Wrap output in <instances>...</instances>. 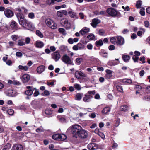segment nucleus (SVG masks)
Listing matches in <instances>:
<instances>
[{
    "label": "nucleus",
    "mask_w": 150,
    "mask_h": 150,
    "mask_svg": "<svg viewBox=\"0 0 150 150\" xmlns=\"http://www.w3.org/2000/svg\"><path fill=\"white\" fill-rule=\"evenodd\" d=\"M16 11H18L19 13H17L16 14V16L19 22L20 21H21V20L25 19V17L23 14L21 13H26L28 11V10L25 8L23 7H18L15 8Z\"/></svg>",
    "instance_id": "f257e3e1"
},
{
    "label": "nucleus",
    "mask_w": 150,
    "mask_h": 150,
    "mask_svg": "<svg viewBox=\"0 0 150 150\" xmlns=\"http://www.w3.org/2000/svg\"><path fill=\"white\" fill-rule=\"evenodd\" d=\"M82 127L79 125H75L72 126L71 132L73 137L78 138L81 131H82Z\"/></svg>",
    "instance_id": "f03ea898"
},
{
    "label": "nucleus",
    "mask_w": 150,
    "mask_h": 150,
    "mask_svg": "<svg viewBox=\"0 0 150 150\" xmlns=\"http://www.w3.org/2000/svg\"><path fill=\"white\" fill-rule=\"evenodd\" d=\"M19 24L21 25L23 27L30 30L34 29V27L32 23L26 20L25 18L20 21Z\"/></svg>",
    "instance_id": "7ed1b4c3"
},
{
    "label": "nucleus",
    "mask_w": 150,
    "mask_h": 150,
    "mask_svg": "<svg viewBox=\"0 0 150 150\" xmlns=\"http://www.w3.org/2000/svg\"><path fill=\"white\" fill-rule=\"evenodd\" d=\"M45 23L47 26L52 29H56L57 27V24L51 19H46L45 20Z\"/></svg>",
    "instance_id": "20e7f679"
},
{
    "label": "nucleus",
    "mask_w": 150,
    "mask_h": 150,
    "mask_svg": "<svg viewBox=\"0 0 150 150\" xmlns=\"http://www.w3.org/2000/svg\"><path fill=\"white\" fill-rule=\"evenodd\" d=\"M4 14L6 17L8 18H11L14 15L13 12L9 8L5 9L4 11Z\"/></svg>",
    "instance_id": "39448f33"
},
{
    "label": "nucleus",
    "mask_w": 150,
    "mask_h": 150,
    "mask_svg": "<svg viewBox=\"0 0 150 150\" xmlns=\"http://www.w3.org/2000/svg\"><path fill=\"white\" fill-rule=\"evenodd\" d=\"M61 59L65 63L67 64H70L72 62L70 58L66 54L63 55Z\"/></svg>",
    "instance_id": "423d86ee"
},
{
    "label": "nucleus",
    "mask_w": 150,
    "mask_h": 150,
    "mask_svg": "<svg viewBox=\"0 0 150 150\" xmlns=\"http://www.w3.org/2000/svg\"><path fill=\"white\" fill-rule=\"evenodd\" d=\"M26 88L28 90L25 91V93L28 96L32 95L34 90L36 89L35 88H34L32 86H27L26 87Z\"/></svg>",
    "instance_id": "0eeeda50"
},
{
    "label": "nucleus",
    "mask_w": 150,
    "mask_h": 150,
    "mask_svg": "<svg viewBox=\"0 0 150 150\" xmlns=\"http://www.w3.org/2000/svg\"><path fill=\"white\" fill-rule=\"evenodd\" d=\"M75 76L77 79H81L83 77H85V74L83 72L80 71H77L75 73Z\"/></svg>",
    "instance_id": "6e6552de"
},
{
    "label": "nucleus",
    "mask_w": 150,
    "mask_h": 150,
    "mask_svg": "<svg viewBox=\"0 0 150 150\" xmlns=\"http://www.w3.org/2000/svg\"><path fill=\"white\" fill-rule=\"evenodd\" d=\"M52 57L53 59L56 62H57L58 61L60 58L61 55L58 51L57 50L54 52L52 55Z\"/></svg>",
    "instance_id": "1a4fd4ad"
},
{
    "label": "nucleus",
    "mask_w": 150,
    "mask_h": 150,
    "mask_svg": "<svg viewBox=\"0 0 150 150\" xmlns=\"http://www.w3.org/2000/svg\"><path fill=\"white\" fill-rule=\"evenodd\" d=\"M124 43V40L123 37L119 36L117 38L116 45L118 46H121L123 45Z\"/></svg>",
    "instance_id": "9d476101"
},
{
    "label": "nucleus",
    "mask_w": 150,
    "mask_h": 150,
    "mask_svg": "<svg viewBox=\"0 0 150 150\" xmlns=\"http://www.w3.org/2000/svg\"><path fill=\"white\" fill-rule=\"evenodd\" d=\"M89 150H95L98 149V146L97 144L94 143H90L87 146Z\"/></svg>",
    "instance_id": "9b49d317"
},
{
    "label": "nucleus",
    "mask_w": 150,
    "mask_h": 150,
    "mask_svg": "<svg viewBox=\"0 0 150 150\" xmlns=\"http://www.w3.org/2000/svg\"><path fill=\"white\" fill-rule=\"evenodd\" d=\"M6 94L9 96L14 97L17 95L16 92L12 89H8L6 91Z\"/></svg>",
    "instance_id": "f8f14e48"
},
{
    "label": "nucleus",
    "mask_w": 150,
    "mask_h": 150,
    "mask_svg": "<svg viewBox=\"0 0 150 150\" xmlns=\"http://www.w3.org/2000/svg\"><path fill=\"white\" fill-rule=\"evenodd\" d=\"M107 12L109 15L112 16H115L117 13L116 10L112 8H108Z\"/></svg>",
    "instance_id": "ddd939ff"
},
{
    "label": "nucleus",
    "mask_w": 150,
    "mask_h": 150,
    "mask_svg": "<svg viewBox=\"0 0 150 150\" xmlns=\"http://www.w3.org/2000/svg\"><path fill=\"white\" fill-rule=\"evenodd\" d=\"M88 136L87 132L85 130L82 129V131H81L78 137L80 138L85 139L87 138Z\"/></svg>",
    "instance_id": "4468645a"
},
{
    "label": "nucleus",
    "mask_w": 150,
    "mask_h": 150,
    "mask_svg": "<svg viewBox=\"0 0 150 150\" xmlns=\"http://www.w3.org/2000/svg\"><path fill=\"white\" fill-rule=\"evenodd\" d=\"M100 22V20L97 18H94L92 20V22L91 23V25L93 28H96L97 25Z\"/></svg>",
    "instance_id": "2eb2a0df"
},
{
    "label": "nucleus",
    "mask_w": 150,
    "mask_h": 150,
    "mask_svg": "<svg viewBox=\"0 0 150 150\" xmlns=\"http://www.w3.org/2000/svg\"><path fill=\"white\" fill-rule=\"evenodd\" d=\"M93 97V96L86 94L84 95V96L83 98V100L85 102H89L91 101Z\"/></svg>",
    "instance_id": "dca6fc26"
},
{
    "label": "nucleus",
    "mask_w": 150,
    "mask_h": 150,
    "mask_svg": "<svg viewBox=\"0 0 150 150\" xmlns=\"http://www.w3.org/2000/svg\"><path fill=\"white\" fill-rule=\"evenodd\" d=\"M21 79L23 83H26L29 80L30 76L28 74H24L22 76Z\"/></svg>",
    "instance_id": "f3484780"
},
{
    "label": "nucleus",
    "mask_w": 150,
    "mask_h": 150,
    "mask_svg": "<svg viewBox=\"0 0 150 150\" xmlns=\"http://www.w3.org/2000/svg\"><path fill=\"white\" fill-rule=\"evenodd\" d=\"M89 31L90 29L89 28L84 27L80 31L79 33L82 35H83Z\"/></svg>",
    "instance_id": "a211bd4d"
},
{
    "label": "nucleus",
    "mask_w": 150,
    "mask_h": 150,
    "mask_svg": "<svg viewBox=\"0 0 150 150\" xmlns=\"http://www.w3.org/2000/svg\"><path fill=\"white\" fill-rule=\"evenodd\" d=\"M13 148V150H23V146L20 144L14 145Z\"/></svg>",
    "instance_id": "6ab92c4d"
},
{
    "label": "nucleus",
    "mask_w": 150,
    "mask_h": 150,
    "mask_svg": "<svg viewBox=\"0 0 150 150\" xmlns=\"http://www.w3.org/2000/svg\"><path fill=\"white\" fill-rule=\"evenodd\" d=\"M63 20L64 21H62V23H63L64 26L66 28H71V24L68 23V20L66 19H64Z\"/></svg>",
    "instance_id": "aec40b11"
},
{
    "label": "nucleus",
    "mask_w": 150,
    "mask_h": 150,
    "mask_svg": "<svg viewBox=\"0 0 150 150\" xmlns=\"http://www.w3.org/2000/svg\"><path fill=\"white\" fill-rule=\"evenodd\" d=\"M45 69V67L44 65H41L38 67L37 69V72L39 74H41Z\"/></svg>",
    "instance_id": "412c9836"
},
{
    "label": "nucleus",
    "mask_w": 150,
    "mask_h": 150,
    "mask_svg": "<svg viewBox=\"0 0 150 150\" xmlns=\"http://www.w3.org/2000/svg\"><path fill=\"white\" fill-rule=\"evenodd\" d=\"M106 72L107 74L105 75V77L108 79H110L112 76V71L110 70L107 69L106 70Z\"/></svg>",
    "instance_id": "4be33fe9"
},
{
    "label": "nucleus",
    "mask_w": 150,
    "mask_h": 150,
    "mask_svg": "<svg viewBox=\"0 0 150 150\" xmlns=\"http://www.w3.org/2000/svg\"><path fill=\"white\" fill-rule=\"evenodd\" d=\"M44 45L43 43L41 41H37L36 42V46L38 48H41Z\"/></svg>",
    "instance_id": "5701e85b"
},
{
    "label": "nucleus",
    "mask_w": 150,
    "mask_h": 150,
    "mask_svg": "<svg viewBox=\"0 0 150 150\" xmlns=\"http://www.w3.org/2000/svg\"><path fill=\"white\" fill-rule=\"evenodd\" d=\"M83 93H78L76 95L75 99L76 100L79 101L82 98L83 96Z\"/></svg>",
    "instance_id": "b1692460"
},
{
    "label": "nucleus",
    "mask_w": 150,
    "mask_h": 150,
    "mask_svg": "<svg viewBox=\"0 0 150 150\" xmlns=\"http://www.w3.org/2000/svg\"><path fill=\"white\" fill-rule=\"evenodd\" d=\"M10 26L13 29H16L18 27L17 23L14 21H11Z\"/></svg>",
    "instance_id": "393cba45"
},
{
    "label": "nucleus",
    "mask_w": 150,
    "mask_h": 150,
    "mask_svg": "<svg viewBox=\"0 0 150 150\" xmlns=\"http://www.w3.org/2000/svg\"><path fill=\"white\" fill-rule=\"evenodd\" d=\"M110 110V108L108 107H105L102 111V112L104 114H107Z\"/></svg>",
    "instance_id": "a878e982"
},
{
    "label": "nucleus",
    "mask_w": 150,
    "mask_h": 150,
    "mask_svg": "<svg viewBox=\"0 0 150 150\" xmlns=\"http://www.w3.org/2000/svg\"><path fill=\"white\" fill-rule=\"evenodd\" d=\"M18 68L19 69L25 71H27L28 69V67L27 66H23L20 65L18 66Z\"/></svg>",
    "instance_id": "bb28decb"
},
{
    "label": "nucleus",
    "mask_w": 150,
    "mask_h": 150,
    "mask_svg": "<svg viewBox=\"0 0 150 150\" xmlns=\"http://www.w3.org/2000/svg\"><path fill=\"white\" fill-rule=\"evenodd\" d=\"M87 38L89 40H95V37L94 34L91 33L88 35Z\"/></svg>",
    "instance_id": "cd10ccee"
},
{
    "label": "nucleus",
    "mask_w": 150,
    "mask_h": 150,
    "mask_svg": "<svg viewBox=\"0 0 150 150\" xmlns=\"http://www.w3.org/2000/svg\"><path fill=\"white\" fill-rule=\"evenodd\" d=\"M59 141H63L66 139L67 138L66 135L63 134H59Z\"/></svg>",
    "instance_id": "c85d7f7f"
},
{
    "label": "nucleus",
    "mask_w": 150,
    "mask_h": 150,
    "mask_svg": "<svg viewBox=\"0 0 150 150\" xmlns=\"http://www.w3.org/2000/svg\"><path fill=\"white\" fill-rule=\"evenodd\" d=\"M31 105L35 109L38 108L39 106V105L37 102L35 100H33L32 101Z\"/></svg>",
    "instance_id": "c756f323"
},
{
    "label": "nucleus",
    "mask_w": 150,
    "mask_h": 150,
    "mask_svg": "<svg viewBox=\"0 0 150 150\" xmlns=\"http://www.w3.org/2000/svg\"><path fill=\"white\" fill-rule=\"evenodd\" d=\"M59 49L60 51L64 52L67 50V46L62 45L60 46Z\"/></svg>",
    "instance_id": "7c9ffc66"
},
{
    "label": "nucleus",
    "mask_w": 150,
    "mask_h": 150,
    "mask_svg": "<svg viewBox=\"0 0 150 150\" xmlns=\"http://www.w3.org/2000/svg\"><path fill=\"white\" fill-rule=\"evenodd\" d=\"M122 59L124 61L128 62L130 59V57L129 55H123L122 56Z\"/></svg>",
    "instance_id": "2f4dec72"
},
{
    "label": "nucleus",
    "mask_w": 150,
    "mask_h": 150,
    "mask_svg": "<svg viewBox=\"0 0 150 150\" xmlns=\"http://www.w3.org/2000/svg\"><path fill=\"white\" fill-rule=\"evenodd\" d=\"M103 44V41L101 40L97 41L96 42V45L97 47L101 46Z\"/></svg>",
    "instance_id": "473e14b6"
},
{
    "label": "nucleus",
    "mask_w": 150,
    "mask_h": 150,
    "mask_svg": "<svg viewBox=\"0 0 150 150\" xmlns=\"http://www.w3.org/2000/svg\"><path fill=\"white\" fill-rule=\"evenodd\" d=\"M11 145L9 143H7L4 147L3 150H9L11 148Z\"/></svg>",
    "instance_id": "72a5a7b5"
},
{
    "label": "nucleus",
    "mask_w": 150,
    "mask_h": 150,
    "mask_svg": "<svg viewBox=\"0 0 150 150\" xmlns=\"http://www.w3.org/2000/svg\"><path fill=\"white\" fill-rule=\"evenodd\" d=\"M25 42L21 40H18L17 43V45L19 46H22L25 45Z\"/></svg>",
    "instance_id": "f704fd0d"
},
{
    "label": "nucleus",
    "mask_w": 150,
    "mask_h": 150,
    "mask_svg": "<svg viewBox=\"0 0 150 150\" xmlns=\"http://www.w3.org/2000/svg\"><path fill=\"white\" fill-rule=\"evenodd\" d=\"M120 109L121 110L125 111L128 110V107L127 106L124 105L122 106Z\"/></svg>",
    "instance_id": "c9c22d12"
},
{
    "label": "nucleus",
    "mask_w": 150,
    "mask_h": 150,
    "mask_svg": "<svg viewBox=\"0 0 150 150\" xmlns=\"http://www.w3.org/2000/svg\"><path fill=\"white\" fill-rule=\"evenodd\" d=\"M77 45L79 49V50H83V49L85 48L84 45L81 43H78L77 44Z\"/></svg>",
    "instance_id": "e433bc0d"
},
{
    "label": "nucleus",
    "mask_w": 150,
    "mask_h": 150,
    "mask_svg": "<svg viewBox=\"0 0 150 150\" xmlns=\"http://www.w3.org/2000/svg\"><path fill=\"white\" fill-rule=\"evenodd\" d=\"M58 30L60 33L64 35H65L67 34L65 29L63 28H60Z\"/></svg>",
    "instance_id": "4c0bfd02"
},
{
    "label": "nucleus",
    "mask_w": 150,
    "mask_h": 150,
    "mask_svg": "<svg viewBox=\"0 0 150 150\" xmlns=\"http://www.w3.org/2000/svg\"><path fill=\"white\" fill-rule=\"evenodd\" d=\"M123 83H128L131 84L132 83V80L130 79H125L122 80Z\"/></svg>",
    "instance_id": "58836bf2"
},
{
    "label": "nucleus",
    "mask_w": 150,
    "mask_h": 150,
    "mask_svg": "<svg viewBox=\"0 0 150 150\" xmlns=\"http://www.w3.org/2000/svg\"><path fill=\"white\" fill-rule=\"evenodd\" d=\"M95 13L97 15H104L106 13V12L103 11H101L100 12L96 11Z\"/></svg>",
    "instance_id": "ea45409f"
},
{
    "label": "nucleus",
    "mask_w": 150,
    "mask_h": 150,
    "mask_svg": "<svg viewBox=\"0 0 150 150\" xmlns=\"http://www.w3.org/2000/svg\"><path fill=\"white\" fill-rule=\"evenodd\" d=\"M36 34L40 38H42L43 37V35L42 33L39 30H37L36 31Z\"/></svg>",
    "instance_id": "a19ab883"
},
{
    "label": "nucleus",
    "mask_w": 150,
    "mask_h": 150,
    "mask_svg": "<svg viewBox=\"0 0 150 150\" xmlns=\"http://www.w3.org/2000/svg\"><path fill=\"white\" fill-rule=\"evenodd\" d=\"M110 41L111 43L114 45H116V41L117 39L114 37H112L110 38Z\"/></svg>",
    "instance_id": "79ce46f5"
},
{
    "label": "nucleus",
    "mask_w": 150,
    "mask_h": 150,
    "mask_svg": "<svg viewBox=\"0 0 150 150\" xmlns=\"http://www.w3.org/2000/svg\"><path fill=\"white\" fill-rule=\"evenodd\" d=\"M142 2L140 1H138L137 2L136 4V6L137 8H140L142 5Z\"/></svg>",
    "instance_id": "37998d69"
},
{
    "label": "nucleus",
    "mask_w": 150,
    "mask_h": 150,
    "mask_svg": "<svg viewBox=\"0 0 150 150\" xmlns=\"http://www.w3.org/2000/svg\"><path fill=\"white\" fill-rule=\"evenodd\" d=\"M82 59L80 58H77L76 59V64L79 65L80 64L82 61Z\"/></svg>",
    "instance_id": "c03bdc74"
},
{
    "label": "nucleus",
    "mask_w": 150,
    "mask_h": 150,
    "mask_svg": "<svg viewBox=\"0 0 150 150\" xmlns=\"http://www.w3.org/2000/svg\"><path fill=\"white\" fill-rule=\"evenodd\" d=\"M59 134H55L52 136V138L55 140H59Z\"/></svg>",
    "instance_id": "a18cd8bd"
},
{
    "label": "nucleus",
    "mask_w": 150,
    "mask_h": 150,
    "mask_svg": "<svg viewBox=\"0 0 150 150\" xmlns=\"http://www.w3.org/2000/svg\"><path fill=\"white\" fill-rule=\"evenodd\" d=\"M116 88L118 91L119 92L122 93L123 92V90L122 86L117 85L116 86Z\"/></svg>",
    "instance_id": "49530a36"
},
{
    "label": "nucleus",
    "mask_w": 150,
    "mask_h": 150,
    "mask_svg": "<svg viewBox=\"0 0 150 150\" xmlns=\"http://www.w3.org/2000/svg\"><path fill=\"white\" fill-rule=\"evenodd\" d=\"M95 93V90H93L88 91L87 94L88 95H90L91 96H93V95H94Z\"/></svg>",
    "instance_id": "de8ad7c7"
},
{
    "label": "nucleus",
    "mask_w": 150,
    "mask_h": 150,
    "mask_svg": "<svg viewBox=\"0 0 150 150\" xmlns=\"http://www.w3.org/2000/svg\"><path fill=\"white\" fill-rule=\"evenodd\" d=\"M69 16L71 17L75 18L76 16V13L72 11H69Z\"/></svg>",
    "instance_id": "09e8293b"
},
{
    "label": "nucleus",
    "mask_w": 150,
    "mask_h": 150,
    "mask_svg": "<svg viewBox=\"0 0 150 150\" xmlns=\"http://www.w3.org/2000/svg\"><path fill=\"white\" fill-rule=\"evenodd\" d=\"M7 112L9 115H12L13 114L14 111L12 109H8Z\"/></svg>",
    "instance_id": "8fccbe9b"
},
{
    "label": "nucleus",
    "mask_w": 150,
    "mask_h": 150,
    "mask_svg": "<svg viewBox=\"0 0 150 150\" xmlns=\"http://www.w3.org/2000/svg\"><path fill=\"white\" fill-rule=\"evenodd\" d=\"M139 13L142 16H144L145 15L144 9V8L141 9Z\"/></svg>",
    "instance_id": "3c124183"
},
{
    "label": "nucleus",
    "mask_w": 150,
    "mask_h": 150,
    "mask_svg": "<svg viewBox=\"0 0 150 150\" xmlns=\"http://www.w3.org/2000/svg\"><path fill=\"white\" fill-rule=\"evenodd\" d=\"M132 59L135 62H136L138 61L139 57L137 56L134 55L132 57Z\"/></svg>",
    "instance_id": "603ef678"
},
{
    "label": "nucleus",
    "mask_w": 150,
    "mask_h": 150,
    "mask_svg": "<svg viewBox=\"0 0 150 150\" xmlns=\"http://www.w3.org/2000/svg\"><path fill=\"white\" fill-rule=\"evenodd\" d=\"M74 87L75 89L77 90H80L81 89L80 85L78 84H75L74 85Z\"/></svg>",
    "instance_id": "864d4df0"
},
{
    "label": "nucleus",
    "mask_w": 150,
    "mask_h": 150,
    "mask_svg": "<svg viewBox=\"0 0 150 150\" xmlns=\"http://www.w3.org/2000/svg\"><path fill=\"white\" fill-rule=\"evenodd\" d=\"M30 41V39L29 37H26L25 39V43L27 44H29Z\"/></svg>",
    "instance_id": "5fc2aeb1"
},
{
    "label": "nucleus",
    "mask_w": 150,
    "mask_h": 150,
    "mask_svg": "<svg viewBox=\"0 0 150 150\" xmlns=\"http://www.w3.org/2000/svg\"><path fill=\"white\" fill-rule=\"evenodd\" d=\"M36 131L38 133H40L43 132V130L42 127L41 128V127H40L39 128H37L36 130Z\"/></svg>",
    "instance_id": "6e6d98bb"
},
{
    "label": "nucleus",
    "mask_w": 150,
    "mask_h": 150,
    "mask_svg": "<svg viewBox=\"0 0 150 150\" xmlns=\"http://www.w3.org/2000/svg\"><path fill=\"white\" fill-rule=\"evenodd\" d=\"M57 16L60 17H62L63 15L61 11H58L57 13Z\"/></svg>",
    "instance_id": "4d7b16f0"
},
{
    "label": "nucleus",
    "mask_w": 150,
    "mask_h": 150,
    "mask_svg": "<svg viewBox=\"0 0 150 150\" xmlns=\"http://www.w3.org/2000/svg\"><path fill=\"white\" fill-rule=\"evenodd\" d=\"M17 35H12L11 36V38L12 40L14 41H16L17 39Z\"/></svg>",
    "instance_id": "13d9d810"
},
{
    "label": "nucleus",
    "mask_w": 150,
    "mask_h": 150,
    "mask_svg": "<svg viewBox=\"0 0 150 150\" xmlns=\"http://www.w3.org/2000/svg\"><path fill=\"white\" fill-rule=\"evenodd\" d=\"M21 83L20 82L16 80L13 81V84L16 85H21Z\"/></svg>",
    "instance_id": "bf43d9fd"
},
{
    "label": "nucleus",
    "mask_w": 150,
    "mask_h": 150,
    "mask_svg": "<svg viewBox=\"0 0 150 150\" xmlns=\"http://www.w3.org/2000/svg\"><path fill=\"white\" fill-rule=\"evenodd\" d=\"M115 47L113 45H110L108 47L109 49L110 50H112L115 49Z\"/></svg>",
    "instance_id": "052dcab7"
},
{
    "label": "nucleus",
    "mask_w": 150,
    "mask_h": 150,
    "mask_svg": "<svg viewBox=\"0 0 150 150\" xmlns=\"http://www.w3.org/2000/svg\"><path fill=\"white\" fill-rule=\"evenodd\" d=\"M98 135L100 137L103 139H104L105 138V135L103 133L100 132L98 133Z\"/></svg>",
    "instance_id": "680f3d73"
},
{
    "label": "nucleus",
    "mask_w": 150,
    "mask_h": 150,
    "mask_svg": "<svg viewBox=\"0 0 150 150\" xmlns=\"http://www.w3.org/2000/svg\"><path fill=\"white\" fill-rule=\"evenodd\" d=\"M105 33L104 31L102 29H100L99 31V34L100 35H103Z\"/></svg>",
    "instance_id": "e2e57ef3"
},
{
    "label": "nucleus",
    "mask_w": 150,
    "mask_h": 150,
    "mask_svg": "<svg viewBox=\"0 0 150 150\" xmlns=\"http://www.w3.org/2000/svg\"><path fill=\"white\" fill-rule=\"evenodd\" d=\"M28 17L30 18H32L34 17V15L33 13H30L28 14Z\"/></svg>",
    "instance_id": "0e129e2a"
},
{
    "label": "nucleus",
    "mask_w": 150,
    "mask_h": 150,
    "mask_svg": "<svg viewBox=\"0 0 150 150\" xmlns=\"http://www.w3.org/2000/svg\"><path fill=\"white\" fill-rule=\"evenodd\" d=\"M122 8H123L125 11H128L130 10L129 7L128 6L125 7H124V6H122Z\"/></svg>",
    "instance_id": "69168bd1"
},
{
    "label": "nucleus",
    "mask_w": 150,
    "mask_h": 150,
    "mask_svg": "<svg viewBox=\"0 0 150 150\" xmlns=\"http://www.w3.org/2000/svg\"><path fill=\"white\" fill-rule=\"evenodd\" d=\"M23 55L22 53L20 52H17L16 53V55L17 57H21Z\"/></svg>",
    "instance_id": "338daca9"
},
{
    "label": "nucleus",
    "mask_w": 150,
    "mask_h": 150,
    "mask_svg": "<svg viewBox=\"0 0 150 150\" xmlns=\"http://www.w3.org/2000/svg\"><path fill=\"white\" fill-rule=\"evenodd\" d=\"M135 85V88L136 89H138V91H139V90H141L142 88V87L141 86L139 85H136L134 84Z\"/></svg>",
    "instance_id": "774afa93"
}]
</instances>
